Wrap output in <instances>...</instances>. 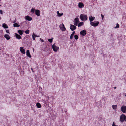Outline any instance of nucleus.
Returning a JSON list of instances; mask_svg holds the SVG:
<instances>
[{"label":"nucleus","mask_w":126,"mask_h":126,"mask_svg":"<svg viewBox=\"0 0 126 126\" xmlns=\"http://www.w3.org/2000/svg\"><path fill=\"white\" fill-rule=\"evenodd\" d=\"M80 18L82 21H83L86 20L88 18L86 15L82 14L80 15Z\"/></svg>","instance_id":"1"},{"label":"nucleus","mask_w":126,"mask_h":126,"mask_svg":"<svg viewBox=\"0 0 126 126\" xmlns=\"http://www.w3.org/2000/svg\"><path fill=\"white\" fill-rule=\"evenodd\" d=\"M99 22L97 21H94V22H91L90 24L91 25L94 27H96L98 26Z\"/></svg>","instance_id":"2"},{"label":"nucleus","mask_w":126,"mask_h":126,"mask_svg":"<svg viewBox=\"0 0 126 126\" xmlns=\"http://www.w3.org/2000/svg\"><path fill=\"white\" fill-rule=\"evenodd\" d=\"M79 22V18L78 17L76 18L74 20V24L77 26Z\"/></svg>","instance_id":"3"},{"label":"nucleus","mask_w":126,"mask_h":126,"mask_svg":"<svg viewBox=\"0 0 126 126\" xmlns=\"http://www.w3.org/2000/svg\"><path fill=\"white\" fill-rule=\"evenodd\" d=\"M125 115L124 114H122L120 117V121L122 122H123L125 120Z\"/></svg>","instance_id":"4"},{"label":"nucleus","mask_w":126,"mask_h":126,"mask_svg":"<svg viewBox=\"0 0 126 126\" xmlns=\"http://www.w3.org/2000/svg\"><path fill=\"white\" fill-rule=\"evenodd\" d=\"M121 111L123 113L126 112V106H123L121 108Z\"/></svg>","instance_id":"5"},{"label":"nucleus","mask_w":126,"mask_h":126,"mask_svg":"<svg viewBox=\"0 0 126 126\" xmlns=\"http://www.w3.org/2000/svg\"><path fill=\"white\" fill-rule=\"evenodd\" d=\"M52 48L55 51H57L59 49V47L56 46L55 44H53L52 45Z\"/></svg>","instance_id":"6"},{"label":"nucleus","mask_w":126,"mask_h":126,"mask_svg":"<svg viewBox=\"0 0 126 126\" xmlns=\"http://www.w3.org/2000/svg\"><path fill=\"white\" fill-rule=\"evenodd\" d=\"M60 27L61 30L63 31H65L66 30L64 25L63 24L60 25Z\"/></svg>","instance_id":"7"},{"label":"nucleus","mask_w":126,"mask_h":126,"mask_svg":"<svg viewBox=\"0 0 126 126\" xmlns=\"http://www.w3.org/2000/svg\"><path fill=\"white\" fill-rule=\"evenodd\" d=\"M76 29V26L74 25L71 24L70 26V29L72 31H73Z\"/></svg>","instance_id":"8"},{"label":"nucleus","mask_w":126,"mask_h":126,"mask_svg":"<svg viewBox=\"0 0 126 126\" xmlns=\"http://www.w3.org/2000/svg\"><path fill=\"white\" fill-rule=\"evenodd\" d=\"M86 33V31L85 30H83L80 32V34L82 36L85 35Z\"/></svg>","instance_id":"9"},{"label":"nucleus","mask_w":126,"mask_h":126,"mask_svg":"<svg viewBox=\"0 0 126 126\" xmlns=\"http://www.w3.org/2000/svg\"><path fill=\"white\" fill-rule=\"evenodd\" d=\"M79 8H81L83 7L84 5L83 3L82 2H79Z\"/></svg>","instance_id":"10"},{"label":"nucleus","mask_w":126,"mask_h":126,"mask_svg":"<svg viewBox=\"0 0 126 126\" xmlns=\"http://www.w3.org/2000/svg\"><path fill=\"white\" fill-rule=\"evenodd\" d=\"M89 18L90 21L92 22L94 20L95 17H93L92 16H90L89 17Z\"/></svg>","instance_id":"11"},{"label":"nucleus","mask_w":126,"mask_h":126,"mask_svg":"<svg viewBox=\"0 0 126 126\" xmlns=\"http://www.w3.org/2000/svg\"><path fill=\"white\" fill-rule=\"evenodd\" d=\"M26 55L28 57L30 58L31 57V56L30 54L29 50H27L26 51Z\"/></svg>","instance_id":"12"},{"label":"nucleus","mask_w":126,"mask_h":126,"mask_svg":"<svg viewBox=\"0 0 126 126\" xmlns=\"http://www.w3.org/2000/svg\"><path fill=\"white\" fill-rule=\"evenodd\" d=\"M20 50L22 53L23 54H25V50L23 48V47H20Z\"/></svg>","instance_id":"13"},{"label":"nucleus","mask_w":126,"mask_h":126,"mask_svg":"<svg viewBox=\"0 0 126 126\" xmlns=\"http://www.w3.org/2000/svg\"><path fill=\"white\" fill-rule=\"evenodd\" d=\"M36 14L38 16H39L40 15V11L39 10H36L35 11Z\"/></svg>","instance_id":"14"},{"label":"nucleus","mask_w":126,"mask_h":126,"mask_svg":"<svg viewBox=\"0 0 126 126\" xmlns=\"http://www.w3.org/2000/svg\"><path fill=\"white\" fill-rule=\"evenodd\" d=\"M25 19L29 21H31L32 20V18L28 16H25Z\"/></svg>","instance_id":"15"},{"label":"nucleus","mask_w":126,"mask_h":126,"mask_svg":"<svg viewBox=\"0 0 126 126\" xmlns=\"http://www.w3.org/2000/svg\"><path fill=\"white\" fill-rule=\"evenodd\" d=\"M15 36L16 37V38L18 39H20L21 38L20 35L17 33L15 34Z\"/></svg>","instance_id":"16"},{"label":"nucleus","mask_w":126,"mask_h":126,"mask_svg":"<svg viewBox=\"0 0 126 126\" xmlns=\"http://www.w3.org/2000/svg\"><path fill=\"white\" fill-rule=\"evenodd\" d=\"M4 36L7 40H9L10 39V37L8 35L5 34Z\"/></svg>","instance_id":"17"},{"label":"nucleus","mask_w":126,"mask_h":126,"mask_svg":"<svg viewBox=\"0 0 126 126\" xmlns=\"http://www.w3.org/2000/svg\"><path fill=\"white\" fill-rule=\"evenodd\" d=\"M2 27L5 29L8 28V26L5 23H4L3 24Z\"/></svg>","instance_id":"18"},{"label":"nucleus","mask_w":126,"mask_h":126,"mask_svg":"<svg viewBox=\"0 0 126 126\" xmlns=\"http://www.w3.org/2000/svg\"><path fill=\"white\" fill-rule=\"evenodd\" d=\"M36 106L38 108H40L41 107V105L39 103H37L36 104Z\"/></svg>","instance_id":"19"},{"label":"nucleus","mask_w":126,"mask_h":126,"mask_svg":"<svg viewBox=\"0 0 126 126\" xmlns=\"http://www.w3.org/2000/svg\"><path fill=\"white\" fill-rule=\"evenodd\" d=\"M23 31H22L21 30H19L18 31V32L20 34V35H22L23 34Z\"/></svg>","instance_id":"20"},{"label":"nucleus","mask_w":126,"mask_h":126,"mask_svg":"<svg viewBox=\"0 0 126 126\" xmlns=\"http://www.w3.org/2000/svg\"><path fill=\"white\" fill-rule=\"evenodd\" d=\"M84 24V23L83 22L79 23L78 25V27H79L83 25Z\"/></svg>","instance_id":"21"},{"label":"nucleus","mask_w":126,"mask_h":126,"mask_svg":"<svg viewBox=\"0 0 126 126\" xmlns=\"http://www.w3.org/2000/svg\"><path fill=\"white\" fill-rule=\"evenodd\" d=\"M14 27H18L19 26V25L17 23H15L14 24Z\"/></svg>","instance_id":"22"},{"label":"nucleus","mask_w":126,"mask_h":126,"mask_svg":"<svg viewBox=\"0 0 126 126\" xmlns=\"http://www.w3.org/2000/svg\"><path fill=\"white\" fill-rule=\"evenodd\" d=\"M57 15L58 16L60 17L61 16L63 15V13L60 14L58 11L57 12Z\"/></svg>","instance_id":"23"},{"label":"nucleus","mask_w":126,"mask_h":126,"mask_svg":"<svg viewBox=\"0 0 126 126\" xmlns=\"http://www.w3.org/2000/svg\"><path fill=\"white\" fill-rule=\"evenodd\" d=\"M112 107L113 109L116 110L117 109V105H112Z\"/></svg>","instance_id":"24"},{"label":"nucleus","mask_w":126,"mask_h":126,"mask_svg":"<svg viewBox=\"0 0 126 126\" xmlns=\"http://www.w3.org/2000/svg\"><path fill=\"white\" fill-rule=\"evenodd\" d=\"M74 38L75 39L77 40L78 39L79 37L77 35H75L74 36Z\"/></svg>","instance_id":"25"},{"label":"nucleus","mask_w":126,"mask_h":126,"mask_svg":"<svg viewBox=\"0 0 126 126\" xmlns=\"http://www.w3.org/2000/svg\"><path fill=\"white\" fill-rule=\"evenodd\" d=\"M119 27V25L118 23H117L116 24V26L115 27V28H118Z\"/></svg>","instance_id":"26"},{"label":"nucleus","mask_w":126,"mask_h":126,"mask_svg":"<svg viewBox=\"0 0 126 126\" xmlns=\"http://www.w3.org/2000/svg\"><path fill=\"white\" fill-rule=\"evenodd\" d=\"M35 10V9H34L33 8L31 10V12L32 13H33L34 12Z\"/></svg>","instance_id":"27"},{"label":"nucleus","mask_w":126,"mask_h":126,"mask_svg":"<svg viewBox=\"0 0 126 126\" xmlns=\"http://www.w3.org/2000/svg\"><path fill=\"white\" fill-rule=\"evenodd\" d=\"M53 38L51 39H48V41L50 43H51L52 42Z\"/></svg>","instance_id":"28"},{"label":"nucleus","mask_w":126,"mask_h":126,"mask_svg":"<svg viewBox=\"0 0 126 126\" xmlns=\"http://www.w3.org/2000/svg\"><path fill=\"white\" fill-rule=\"evenodd\" d=\"M29 30H28L26 31H25V32L27 34H29Z\"/></svg>","instance_id":"29"},{"label":"nucleus","mask_w":126,"mask_h":126,"mask_svg":"<svg viewBox=\"0 0 126 126\" xmlns=\"http://www.w3.org/2000/svg\"><path fill=\"white\" fill-rule=\"evenodd\" d=\"M74 35L71 34L70 36V39H72Z\"/></svg>","instance_id":"30"},{"label":"nucleus","mask_w":126,"mask_h":126,"mask_svg":"<svg viewBox=\"0 0 126 126\" xmlns=\"http://www.w3.org/2000/svg\"><path fill=\"white\" fill-rule=\"evenodd\" d=\"M101 16H102V19H103L104 17V16L102 14H101Z\"/></svg>","instance_id":"31"},{"label":"nucleus","mask_w":126,"mask_h":126,"mask_svg":"<svg viewBox=\"0 0 126 126\" xmlns=\"http://www.w3.org/2000/svg\"><path fill=\"white\" fill-rule=\"evenodd\" d=\"M75 31H74L71 34H72L74 35V34H75Z\"/></svg>","instance_id":"32"},{"label":"nucleus","mask_w":126,"mask_h":126,"mask_svg":"<svg viewBox=\"0 0 126 126\" xmlns=\"http://www.w3.org/2000/svg\"><path fill=\"white\" fill-rule=\"evenodd\" d=\"M6 32L8 33H9V30H6Z\"/></svg>","instance_id":"33"},{"label":"nucleus","mask_w":126,"mask_h":126,"mask_svg":"<svg viewBox=\"0 0 126 126\" xmlns=\"http://www.w3.org/2000/svg\"><path fill=\"white\" fill-rule=\"evenodd\" d=\"M0 13L1 14H3L2 12V10H0Z\"/></svg>","instance_id":"34"},{"label":"nucleus","mask_w":126,"mask_h":126,"mask_svg":"<svg viewBox=\"0 0 126 126\" xmlns=\"http://www.w3.org/2000/svg\"><path fill=\"white\" fill-rule=\"evenodd\" d=\"M33 36H34V37H37L36 35L34 34H33Z\"/></svg>","instance_id":"35"},{"label":"nucleus","mask_w":126,"mask_h":126,"mask_svg":"<svg viewBox=\"0 0 126 126\" xmlns=\"http://www.w3.org/2000/svg\"><path fill=\"white\" fill-rule=\"evenodd\" d=\"M125 120L126 121V116L125 115Z\"/></svg>","instance_id":"36"},{"label":"nucleus","mask_w":126,"mask_h":126,"mask_svg":"<svg viewBox=\"0 0 126 126\" xmlns=\"http://www.w3.org/2000/svg\"><path fill=\"white\" fill-rule=\"evenodd\" d=\"M32 37H33V40H35V37H34V36H33Z\"/></svg>","instance_id":"37"},{"label":"nucleus","mask_w":126,"mask_h":126,"mask_svg":"<svg viewBox=\"0 0 126 126\" xmlns=\"http://www.w3.org/2000/svg\"><path fill=\"white\" fill-rule=\"evenodd\" d=\"M41 40L42 42H44V40L43 39L42 40Z\"/></svg>","instance_id":"38"},{"label":"nucleus","mask_w":126,"mask_h":126,"mask_svg":"<svg viewBox=\"0 0 126 126\" xmlns=\"http://www.w3.org/2000/svg\"><path fill=\"white\" fill-rule=\"evenodd\" d=\"M114 89H116V87H114Z\"/></svg>","instance_id":"39"},{"label":"nucleus","mask_w":126,"mask_h":126,"mask_svg":"<svg viewBox=\"0 0 126 126\" xmlns=\"http://www.w3.org/2000/svg\"><path fill=\"white\" fill-rule=\"evenodd\" d=\"M125 96H126V94L125 95Z\"/></svg>","instance_id":"40"}]
</instances>
